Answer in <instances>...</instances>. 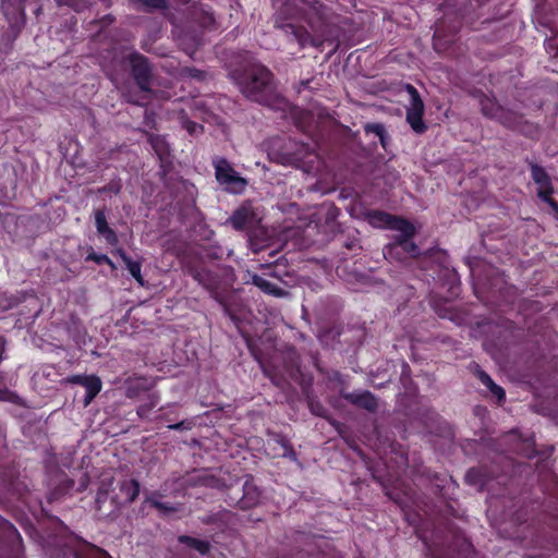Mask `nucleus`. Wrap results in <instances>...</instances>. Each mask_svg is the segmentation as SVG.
<instances>
[{
  "instance_id": "obj_19",
  "label": "nucleus",
  "mask_w": 558,
  "mask_h": 558,
  "mask_svg": "<svg viewBox=\"0 0 558 558\" xmlns=\"http://www.w3.org/2000/svg\"><path fill=\"white\" fill-rule=\"evenodd\" d=\"M148 143L161 162L166 161L170 156V146L165 136L158 134H149Z\"/></svg>"
},
{
  "instance_id": "obj_23",
  "label": "nucleus",
  "mask_w": 558,
  "mask_h": 558,
  "mask_svg": "<svg viewBox=\"0 0 558 558\" xmlns=\"http://www.w3.org/2000/svg\"><path fill=\"white\" fill-rule=\"evenodd\" d=\"M424 110H412L407 108V122L416 134H423L427 125L423 121Z\"/></svg>"
},
{
  "instance_id": "obj_3",
  "label": "nucleus",
  "mask_w": 558,
  "mask_h": 558,
  "mask_svg": "<svg viewBox=\"0 0 558 558\" xmlns=\"http://www.w3.org/2000/svg\"><path fill=\"white\" fill-rule=\"evenodd\" d=\"M295 14V8L283 2L275 14V26L282 29L286 34L291 35L301 47L311 45L319 48L325 41L332 43L333 35L329 25H326L318 37H314L307 33L303 27H298L288 20Z\"/></svg>"
},
{
  "instance_id": "obj_22",
  "label": "nucleus",
  "mask_w": 558,
  "mask_h": 558,
  "mask_svg": "<svg viewBox=\"0 0 558 558\" xmlns=\"http://www.w3.org/2000/svg\"><path fill=\"white\" fill-rule=\"evenodd\" d=\"M86 389V393L83 400V405L88 407L92 401L96 398V396L100 392L102 388V383L97 375H89L88 380L84 385Z\"/></svg>"
},
{
  "instance_id": "obj_56",
  "label": "nucleus",
  "mask_w": 558,
  "mask_h": 558,
  "mask_svg": "<svg viewBox=\"0 0 558 558\" xmlns=\"http://www.w3.org/2000/svg\"><path fill=\"white\" fill-rule=\"evenodd\" d=\"M547 204H548V205H549L554 210H556V211L558 213V203H557L554 198H551L549 202H547Z\"/></svg>"
},
{
  "instance_id": "obj_24",
  "label": "nucleus",
  "mask_w": 558,
  "mask_h": 558,
  "mask_svg": "<svg viewBox=\"0 0 558 558\" xmlns=\"http://www.w3.org/2000/svg\"><path fill=\"white\" fill-rule=\"evenodd\" d=\"M191 483L194 486H206L216 488L220 486V480L206 471L198 472L191 477Z\"/></svg>"
},
{
  "instance_id": "obj_59",
  "label": "nucleus",
  "mask_w": 558,
  "mask_h": 558,
  "mask_svg": "<svg viewBox=\"0 0 558 558\" xmlns=\"http://www.w3.org/2000/svg\"><path fill=\"white\" fill-rule=\"evenodd\" d=\"M236 327H238L239 333L244 337V330L242 329V327L239 324H236Z\"/></svg>"
},
{
  "instance_id": "obj_45",
  "label": "nucleus",
  "mask_w": 558,
  "mask_h": 558,
  "mask_svg": "<svg viewBox=\"0 0 558 558\" xmlns=\"http://www.w3.org/2000/svg\"><path fill=\"white\" fill-rule=\"evenodd\" d=\"M112 495L101 493L97 490L95 497V506L98 511H101L108 500H110Z\"/></svg>"
},
{
  "instance_id": "obj_49",
  "label": "nucleus",
  "mask_w": 558,
  "mask_h": 558,
  "mask_svg": "<svg viewBox=\"0 0 558 558\" xmlns=\"http://www.w3.org/2000/svg\"><path fill=\"white\" fill-rule=\"evenodd\" d=\"M193 549L197 550L202 555H206L210 550V544L207 541L197 539Z\"/></svg>"
},
{
  "instance_id": "obj_50",
  "label": "nucleus",
  "mask_w": 558,
  "mask_h": 558,
  "mask_svg": "<svg viewBox=\"0 0 558 558\" xmlns=\"http://www.w3.org/2000/svg\"><path fill=\"white\" fill-rule=\"evenodd\" d=\"M410 239H412V236H405L402 234H398L393 238V241L391 243H389L388 245L397 246L398 248H401L402 246H404V243H407Z\"/></svg>"
},
{
  "instance_id": "obj_46",
  "label": "nucleus",
  "mask_w": 558,
  "mask_h": 558,
  "mask_svg": "<svg viewBox=\"0 0 558 558\" xmlns=\"http://www.w3.org/2000/svg\"><path fill=\"white\" fill-rule=\"evenodd\" d=\"M554 192L553 185L538 187L537 196L545 203L549 202L553 197L551 194Z\"/></svg>"
},
{
  "instance_id": "obj_6",
  "label": "nucleus",
  "mask_w": 558,
  "mask_h": 558,
  "mask_svg": "<svg viewBox=\"0 0 558 558\" xmlns=\"http://www.w3.org/2000/svg\"><path fill=\"white\" fill-rule=\"evenodd\" d=\"M213 167L217 182L228 192L239 193L244 187V178H242L223 157H214Z\"/></svg>"
},
{
  "instance_id": "obj_36",
  "label": "nucleus",
  "mask_w": 558,
  "mask_h": 558,
  "mask_svg": "<svg viewBox=\"0 0 558 558\" xmlns=\"http://www.w3.org/2000/svg\"><path fill=\"white\" fill-rule=\"evenodd\" d=\"M231 226L238 230H244V205L240 206L229 219Z\"/></svg>"
},
{
  "instance_id": "obj_31",
  "label": "nucleus",
  "mask_w": 558,
  "mask_h": 558,
  "mask_svg": "<svg viewBox=\"0 0 558 558\" xmlns=\"http://www.w3.org/2000/svg\"><path fill=\"white\" fill-rule=\"evenodd\" d=\"M253 283L258 287L260 290H263L266 293L274 294V295H281L282 290L270 282H268L263 277H259L257 275L252 276Z\"/></svg>"
},
{
  "instance_id": "obj_52",
  "label": "nucleus",
  "mask_w": 558,
  "mask_h": 558,
  "mask_svg": "<svg viewBox=\"0 0 558 558\" xmlns=\"http://www.w3.org/2000/svg\"><path fill=\"white\" fill-rule=\"evenodd\" d=\"M126 101L129 104L137 105V106H144L145 101L143 97H138L132 94L125 95Z\"/></svg>"
},
{
  "instance_id": "obj_13",
  "label": "nucleus",
  "mask_w": 558,
  "mask_h": 558,
  "mask_svg": "<svg viewBox=\"0 0 558 558\" xmlns=\"http://www.w3.org/2000/svg\"><path fill=\"white\" fill-rule=\"evenodd\" d=\"M95 226L98 234H100L107 244L116 246L119 243L117 232L109 227L104 210L98 209L95 211Z\"/></svg>"
},
{
  "instance_id": "obj_37",
  "label": "nucleus",
  "mask_w": 558,
  "mask_h": 558,
  "mask_svg": "<svg viewBox=\"0 0 558 558\" xmlns=\"http://www.w3.org/2000/svg\"><path fill=\"white\" fill-rule=\"evenodd\" d=\"M384 256L386 259H395V260H402L405 257V255L403 254L401 248H398L397 246H389V245H386L384 247Z\"/></svg>"
},
{
  "instance_id": "obj_2",
  "label": "nucleus",
  "mask_w": 558,
  "mask_h": 558,
  "mask_svg": "<svg viewBox=\"0 0 558 558\" xmlns=\"http://www.w3.org/2000/svg\"><path fill=\"white\" fill-rule=\"evenodd\" d=\"M262 211L246 202V236L250 248L254 254H262V257L255 260L257 267L270 268L278 262L279 252L271 247L269 242L274 232L262 225Z\"/></svg>"
},
{
  "instance_id": "obj_64",
  "label": "nucleus",
  "mask_w": 558,
  "mask_h": 558,
  "mask_svg": "<svg viewBox=\"0 0 558 558\" xmlns=\"http://www.w3.org/2000/svg\"><path fill=\"white\" fill-rule=\"evenodd\" d=\"M335 558H341V557H335Z\"/></svg>"
},
{
  "instance_id": "obj_43",
  "label": "nucleus",
  "mask_w": 558,
  "mask_h": 558,
  "mask_svg": "<svg viewBox=\"0 0 558 558\" xmlns=\"http://www.w3.org/2000/svg\"><path fill=\"white\" fill-rule=\"evenodd\" d=\"M364 131L367 134L374 133L375 135H377L379 137V136H383L384 132H386V129H385L384 124H381V123H367L364 126Z\"/></svg>"
},
{
  "instance_id": "obj_25",
  "label": "nucleus",
  "mask_w": 558,
  "mask_h": 558,
  "mask_svg": "<svg viewBox=\"0 0 558 558\" xmlns=\"http://www.w3.org/2000/svg\"><path fill=\"white\" fill-rule=\"evenodd\" d=\"M159 400H160V397L157 392L148 393L146 400L137 407V409H136L137 415L143 420L148 418L150 411L155 407H157V404L159 403Z\"/></svg>"
},
{
  "instance_id": "obj_63",
  "label": "nucleus",
  "mask_w": 558,
  "mask_h": 558,
  "mask_svg": "<svg viewBox=\"0 0 558 558\" xmlns=\"http://www.w3.org/2000/svg\"><path fill=\"white\" fill-rule=\"evenodd\" d=\"M3 10H5V2H3ZM4 15L10 20L8 11H4Z\"/></svg>"
},
{
  "instance_id": "obj_32",
  "label": "nucleus",
  "mask_w": 558,
  "mask_h": 558,
  "mask_svg": "<svg viewBox=\"0 0 558 558\" xmlns=\"http://www.w3.org/2000/svg\"><path fill=\"white\" fill-rule=\"evenodd\" d=\"M179 119L182 128L185 129L190 135L193 136L203 133L204 126L195 121L190 120L184 111L181 112Z\"/></svg>"
},
{
  "instance_id": "obj_62",
  "label": "nucleus",
  "mask_w": 558,
  "mask_h": 558,
  "mask_svg": "<svg viewBox=\"0 0 558 558\" xmlns=\"http://www.w3.org/2000/svg\"><path fill=\"white\" fill-rule=\"evenodd\" d=\"M3 352H4L3 348H1V347H0V362H1V361H2V359H3Z\"/></svg>"
},
{
  "instance_id": "obj_26",
  "label": "nucleus",
  "mask_w": 558,
  "mask_h": 558,
  "mask_svg": "<svg viewBox=\"0 0 558 558\" xmlns=\"http://www.w3.org/2000/svg\"><path fill=\"white\" fill-rule=\"evenodd\" d=\"M137 10L145 13H151L157 10H166L168 0H132Z\"/></svg>"
},
{
  "instance_id": "obj_20",
  "label": "nucleus",
  "mask_w": 558,
  "mask_h": 558,
  "mask_svg": "<svg viewBox=\"0 0 558 558\" xmlns=\"http://www.w3.org/2000/svg\"><path fill=\"white\" fill-rule=\"evenodd\" d=\"M159 497H161L159 492H153L145 497L144 504L156 509L162 515H168L177 511V508L172 504L160 501L158 499Z\"/></svg>"
},
{
  "instance_id": "obj_7",
  "label": "nucleus",
  "mask_w": 558,
  "mask_h": 558,
  "mask_svg": "<svg viewBox=\"0 0 558 558\" xmlns=\"http://www.w3.org/2000/svg\"><path fill=\"white\" fill-rule=\"evenodd\" d=\"M119 494L110 498V512L132 505L141 493V484L136 478H124L119 482Z\"/></svg>"
},
{
  "instance_id": "obj_17",
  "label": "nucleus",
  "mask_w": 558,
  "mask_h": 558,
  "mask_svg": "<svg viewBox=\"0 0 558 558\" xmlns=\"http://www.w3.org/2000/svg\"><path fill=\"white\" fill-rule=\"evenodd\" d=\"M117 254L125 265V268L129 270L130 275L136 280V282L140 286L143 287L145 281L142 276V263L138 260H133L122 248H119L117 251Z\"/></svg>"
},
{
  "instance_id": "obj_38",
  "label": "nucleus",
  "mask_w": 558,
  "mask_h": 558,
  "mask_svg": "<svg viewBox=\"0 0 558 558\" xmlns=\"http://www.w3.org/2000/svg\"><path fill=\"white\" fill-rule=\"evenodd\" d=\"M121 190H122V183H121V180L118 179V180H111L108 184L100 187L98 190V192L100 194H105V193L119 194L121 192Z\"/></svg>"
},
{
  "instance_id": "obj_39",
  "label": "nucleus",
  "mask_w": 558,
  "mask_h": 558,
  "mask_svg": "<svg viewBox=\"0 0 558 558\" xmlns=\"http://www.w3.org/2000/svg\"><path fill=\"white\" fill-rule=\"evenodd\" d=\"M314 365L315 367L322 373V374H326L327 375V378L329 380H335V381H338L339 384L343 385L344 381L342 379V376L341 374L338 372V371H331V372H325L323 369V367L319 365V362L317 360V357L314 356Z\"/></svg>"
},
{
  "instance_id": "obj_61",
  "label": "nucleus",
  "mask_w": 558,
  "mask_h": 558,
  "mask_svg": "<svg viewBox=\"0 0 558 558\" xmlns=\"http://www.w3.org/2000/svg\"><path fill=\"white\" fill-rule=\"evenodd\" d=\"M239 89L241 93H244V84L239 82Z\"/></svg>"
},
{
  "instance_id": "obj_34",
  "label": "nucleus",
  "mask_w": 558,
  "mask_h": 558,
  "mask_svg": "<svg viewBox=\"0 0 558 558\" xmlns=\"http://www.w3.org/2000/svg\"><path fill=\"white\" fill-rule=\"evenodd\" d=\"M272 440L282 447V449H283L282 456L283 457L295 458V451H294L292 445L290 444L289 439L286 436L280 435V434H272Z\"/></svg>"
},
{
  "instance_id": "obj_1",
  "label": "nucleus",
  "mask_w": 558,
  "mask_h": 558,
  "mask_svg": "<svg viewBox=\"0 0 558 558\" xmlns=\"http://www.w3.org/2000/svg\"><path fill=\"white\" fill-rule=\"evenodd\" d=\"M246 98L275 110H283L288 105L277 92L272 73L259 63L246 62Z\"/></svg>"
},
{
  "instance_id": "obj_42",
  "label": "nucleus",
  "mask_w": 558,
  "mask_h": 558,
  "mask_svg": "<svg viewBox=\"0 0 558 558\" xmlns=\"http://www.w3.org/2000/svg\"><path fill=\"white\" fill-rule=\"evenodd\" d=\"M194 426V422L192 420H182L178 423H171L168 425L169 429L172 430H190Z\"/></svg>"
},
{
  "instance_id": "obj_51",
  "label": "nucleus",
  "mask_w": 558,
  "mask_h": 558,
  "mask_svg": "<svg viewBox=\"0 0 558 558\" xmlns=\"http://www.w3.org/2000/svg\"><path fill=\"white\" fill-rule=\"evenodd\" d=\"M197 539L198 538H195V537H192V536H189V535H181V536H179V542L181 544L186 545L190 548L194 547V545H195Z\"/></svg>"
},
{
  "instance_id": "obj_8",
  "label": "nucleus",
  "mask_w": 558,
  "mask_h": 558,
  "mask_svg": "<svg viewBox=\"0 0 558 558\" xmlns=\"http://www.w3.org/2000/svg\"><path fill=\"white\" fill-rule=\"evenodd\" d=\"M64 556L65 558H112L105 549L82 538H76L72 546H66Z\"/></svg>"
},
{
  "instance_id": "obj_5",
  "label": "nucleus",
  "mask_w": 558,
  "mask_h": 558,
  "mask_svg": "<svg viewBox=\"0 0 558 558\" xmlns=\"http://www.w3.org/2000/svg\"><path fill=\"white\" fill-rule=\"evenodd\" d=\"M23 538L10 521L0 515V558H24Z\"/></svg>"
},
{
  "instance_id": "obj_47",
  "label": "nucleus",
  "mask_w": 558,
  "mask_h": 558,
  "mask_svg": "<svg viewBox=\"0 0 558 558\" xmlns=\"http://www.w3.org/2000/svg\"><path fill=\"white\" fill-rule=\"evenodd\" d=\"M286 361L287 365H292L293 367H299V356L296 354L295 349L289 348L286 351Z\"/></svg>"
},
{
  "instance_id": "obj_33",
  "label": "nucleus",
  "mask_w": 558,
  "mask_h": 558,
  "mask_svg": "<svg viewBox=\"0 0 558 558\" xmlns=\"http://www.w3.org/2000/svg\"><path fill=\"white\" fill-rule=\"evenodd\" d=\"M246 477H248L247 474ZM259 500L260 490L255 485L250 484L248 478H246V508L258 505Z\"/></svg>"
},
{
  "instance_id": "obj_60",
  "label": "nucleus",
  "mask_w": 558,
  "mask_h": 558,
  "mask_svg": "<svg viewBox=\"0 0 558 558\" xmlns=\"http://www.w3.org/2000/svg\"><path fill=\"white\" fill-rule=\"evenodd\" d=\"M433 250H427L425 253H424V256H432L433 255Z\"/></svg>"
},
{
  "instance_id": "obj_40",
  "label": "nucleus",
  "mask_w": 558,
  "mask_h": 558,
  "mask_svg": "<svg viewBox=\"0 0 558 558\" xmlns=\"http://www.w3.org/2000/svg\"><path fill=\"white\" fill-rule=\"evenodd\" d=\"M315 78L314 77H311V78H307V80H303V81H300L295 86V90L298 94H301L303 90H310V92H314V90H317L319 89V86L318 85H313Z\"/></svg>"
},
{
  "instance_id": "obj_9",
  "label": "nucleus",
  "mask_w": 558,
  "mask_h": 558,
  "mask_svg": "<svg viewBox=\"0 0 558 558\" xmlns=\"http://www.w3.org/2000/svg\"><path fill=\"white\" fill-rule=\"evenodd\" d=\"M340 396L353 405L364 409L368 412H376L378 409L377 398L368 390L362 392H345L340 390Z\"/></svg>"
},
{
  "instance_id": "obj_41",
  "label": "nucleus",
  "mask_w": 558,
  "mask_h": 558,
  "mask_svg": "<svg viewBox=\"0 0 558 558\" xmlns=\"http://www.w3.org/2000/svg\"><path fill=\"white\" fill-rule=\"evenodd\" d=\"M97 490L111 495V493L114 492V477L109 476L101 478Z\"/></svg>"
},
{
  "instance_id": "obj_58",
  "label": "nucleus",
  "mask_w": 558,
  "mask_h": 558,
  "mask_svg": "<svg viewBox=\"0 0 558 558\" xmlns=\"http://www.w3.org/2000/svg\"><path fill=\"white\" fill-rule=\"evenodd\" d=\"M287 368H288V371H289L292 375H293V371H292L293 368H295V369H296V372H299V374H302V371H299V367L296 368V367H293V366L291 365V368H290V366H288V365H287Z\"/></svg>"
},
{
  "instance_id": "obj_4",
  "label": "nucleus",
  "mask_w": 558,
  "mask_h": 558,
  "mask_svg": "<svg viewBox=\"0 0 558 558\" xmlns=\"http://www.w3.org/2000/svg\"><path fill=\"white\" fill-rule=\"evenodd\" d=\"M124 63L128 64L130 74L140 90L143 93H150L153 83V65L149 59L134 50L124 57Z\"/></svg>"
},
{
  "instance_id": "obj_29",
  "label": "nucleus",
  "mask_w": 558,
  "mask_h": 558,
  "mask_svg": "<svg viewBox=\"0 0 558 558\" xmlns=\"http://www.w3.org/2000/svg\"><path fill=\"white\" fill-rule=\"evenodd\" d=\"M306 400L312 414L330 421L328 410L316 397L307 395Z\"/></svg>"
},
{
  "instance_id": "obj_21",
  "label": "nucleus",
  "mask_w": 558,
  "mask_h": 558,
  "mask_svg": "<svg viewBox=\"0 0 558 558\" xmlns=\"http://www.w3.org/2000/svg\"><path fill=\"white\" fill-rule=\"evenodd\" d=\"M486 468H471L465 474V482L470 485L477 486L480 490L484 488V486L489 481V476L486 472Z\"/></svg>"
},
{
  "instance_id": "obj_48",
  "label": "nucleus",
  "mask_w": 558,
  "mask_h": 558,
  "mask_svg": "<svg viewBox=\"0 0 558 558\" xmlns=\"http://www.w3.org/2000/svg\"><path fill=\"white\" fill-rule=\"evenodd\" d=\"M88 378H89V375L75 374V375L66 377L65 381L68 384L80 385V386L84 387V385L86 384Z\"/></svg>"
},
{
  "instance_id": "obj_54",
  "label": "nucleus",
  "mask_w": 558,
  "mask_h": 558,
  "mask_svg": "<svg viewBox=\"0 0 558 558\" xmlns=\"http://www.w3.org/2000/svg\"><path fill=\"white\" fill-rule=\"evenodd\" d=\"M166 409H167V408H165V407H161V408L159 409V411H160L161 413L157 416V418H158V420H163V421H167V422H172L173 420L171 418V415H170L169 413H167V412H166Z\"/></svg>"
},
{
  "instance_id": "obj_44",
  "label": "nucleus",
  "mask_w": 558,
  "mask_h": 558,
  "mask_svg": "<svg viewBox=\"0 0 558 558\" xmlns=\"http://www.w3.org/2000/svg\"><path fill=\"white\" fill-rule=\"evenodd\" d=\"M404 255H410L412 257H417L421 255L417 245L411 241V239L404 243V246L401 247Z\"/></svg>"
},
{
  "instance_id": "obj_35",
  "label": "nucleus",
  "mask_w": 558,
  "mask_h": 558,
  "mask_svg": "<svg viewBox=\"0 0 558 558\" xmlns=\"http://www.w3.org/2000/svg\"><path fill=\"white\" fill-rule=\"evenodd\" d=\"M86 262H94L98 265L106 264L108 265L112 270L116 269V264L111 260V258L106 254H97L93 250L87 254L85 257Z\"/></svg>"
},
{
  "instance_id": "obj_15",
  "label": "nucleus",
  "mask_w": 558,
  "mask_h": 558,
  "mask_svg": "<svg viewBox=\"0 0 558 558\" xmlns=\"http://www.w3.org/2000/svg\"><path fill=\"white\" fill-rule=\"evenodd\" d=\"M286 147L287 144L282 138H274L270 143V150L268 151L270 160L282 165L292 162L294 157L290 151L283 150Z\"/></svg>"
},
{
  "instance_id": "obj_16",
  "label": "nucleus",
  "mask_w": 558,
  "mask_h": 558,
  "mask_svg": "<svg viewBox=\"0 0 558 558\" xmlns=\"http://www.w3.org/2000/svg\"><path fill=\"white\" fill-rule=\"evenodd\" d=\"M13 4H14V10L20 15V24L17 25V24L12 23L10 21V27L13 31L14 34H13L12 38H8V41L5 44V49L2 50L5 53L9 52L12 49L13 41L20 35L21 29H22L23 25L25 24V19H26L25 8H24V4H23V0H13Z\"/></svg>"
},
{
  "instance_id": "obj_30",
  "label": "nucleus",
  "mask_w": 558,
  "mask_h": 558,
  "mask_svg": "<svg viewBox=\"0 0 558 558\" xmlns=\"http://www.w3.org/2000/svg\"><path fill=\"white\" fill-rule=\"evenodd\" d=\"M404 89L410 95V104L407 108H410L412 110H425L424 102L417 89L411 84H405Z\"/></svg>"
},
{
  "instance_id": "obj_11",
  "label": "nucleus",
  "mask_w": 558,
  "mask_h": 558,
  "mask_svg": "<svg viewBox=\"0 0 558 558\" xmlns=\"http://www.w3.org/2000/svg\"><path fill=\"white\" fill-rule=\"evenodd\" d=\"M496 120L505 128L514 131H524L525 129L531 128V124L524 120L522 113L510 109H506L504 107H501L500 113L498 114Z\"/></svg>"
},
{
  "instance_id": "obj_12",
  "label": "nucleus",
  "mask_w": 558,
  "mask_h": 558,
  "mask_svg": "<svg viewBox=\"0 0 558 558\" xmlns=\"http://www.w3.org/2000/svg\"><path fill=\"white\" fill-rule=\"evenodd\" d=\"M470 95L477 100L484 117L492 120L497 119L502 106H500L495 98L488 97L481 89H473L470 92Z\"/></svg>"
},
{
  "instance_id": "obj_18",
  "label": "nucleus",
  "mask_w": 558,
  "mask_h": 558,
  "mask_svg": "<svg viewBox=\"0 0 558 558\" xmlns=\"http://www.w3.org/2000/svg\"><path fill=\"white\" fill-rule=\"evenodd\" d=\"M383 216L386 218V222L389 225V227L392 230L399 231L400 234L412 238L415 234V228L409 220L387 214Z\"/></svg>"
},
{
  "instance_id": "obj_27",
  "label": "nucleus",
  "mask_w": 558,
  "mask_h": 558,
  "mask_svg": "<svg viewBox=\"0 0 558 558\" xmlns=\"http://www.w3.org/2000/svg\"><path fill=\"white\" fill-rule=\"evenodd\" d=\"M478 379L489 389V391L497 397L498 401H504L506 398L505 390L496 385L490 376L482 369L477 371Z\"/></svg>"
},
{
  "instance_id": "obj_10",
  "label": "nucleus",
  "mask_w": 558,
  "mask_h": 558,
  "mask_svg": "<svg viewBox=\"0 0 558 558\" xmlns=\"http://www.w3.org/2000/svg\"><path fill=\"white\" fill-rule=\"evenodd\" d=\"M245 341L246 347L248 348L253 356L259 362L264 373L271 378L275 385L282 386L284 381L282 376L278 373L277 368L267 364L266 357L263 354V350H260L255 343H253L247 335Z\"/></svg>"
},
{
  "instance_id": "obj_57",
  "label": "nucleus",
  "mask_w": 558,
  "mask_h": 558,
  "mask_svg": "<svg viewBox=\"0 0 558 558\" xmlns=\"http://www.w3.org/2000/svg\"><path fill=\"white\" fill-rule=\"evenodd\" d=\"M194 278H195L196 280H198L199 282H202V281H203V272L197 271V272L194 275Z\"/></svg>"
},
{
  "instance_id": "obj_28",
  "label": "nucleus",
  "mask_w": 558,
  "mask_h": 558,
  "mask_svg": "<svg viewBox=\"0 0 558 558\" xmlns=\"http://www.w3.org/2000/svg\"><path fill=\"white\" fill-rule=\"evenodd\" d=\"M529 163L531 167L532 179L539 187L548 186L549 184H551L550 178L543 167L534 162Z\"/></svg>"
},
{
  "instance_id": "obj_55",
  "label": "nucleus",
  "mask_w": 558,
  "mask_h": 558,
  "mask_svg": "<svg viewBox=\"0 0 558 558\" xmlns=\"http://www.w3.org/2000/svg\"><path fill=\"white\" fill-rule=\"evenodd\" d=\"M379 141H380L381 146L384 148H386L388 141H389V136H388L387 132H384L383 136H379Z\"/></svg>"
},
{
  "instance_id": "obj_53",
  "label": "nucleus",
  "mask_w": 558,
  "mask_h": 558,
  "mask_svg": "<svg viewBox=\"0 0 558 558\" xmlns=\"http://www.w3.org/2000/svg\"><path fill=\"white\" fill-rule=\"evenodd\" d=\"M300 1L308 7L313 8L316 11L324 8L323 3H320L318 0H300Z\"/></svg>"
},
{
  "instance_id": "obj_14",
  "label": "nucleus",
  "mask_w": 558,
  "mask_h": 558,
  "mask_svg": "<svg viewBox=\"0 0 558 558\" xmlns=\"http://www.w3.org/2000/svg\"><path fill=\"white\" fill-rule=\"evenodd\" d=\"M154 384L146 377L129 378L125 383V397L136 399L143 392L150 391Z\"/></svg>"
}]
</instances>
